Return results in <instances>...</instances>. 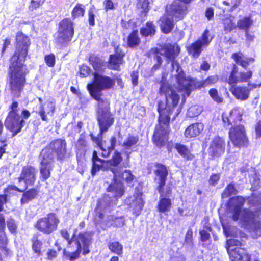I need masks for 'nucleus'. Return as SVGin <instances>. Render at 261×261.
I'll return each instance as SVG.
<instances>
[{
    "label": "nucleus",
    "instance_id": "nucleus-41",
    "mask_svg": "<svg viewBox=\"0 0 261 261\" xmlns=\"http://www.w3.org/2000/svg\"><path fill=\"white\" fill-rule=\"evenodd\" d=\"M31 241L33 251L38 257L41 256L42 255L41 248L43 244L41 241L39 239L38 236L37 234L33 235Z\"/></svg>",
    "mask_w": 261,
    "mask_h": 261
},
{
    "label": "nucleus",
    "instance_id": "nucleus-64",
    "mask_svg": "<svg viewBox=\"0 0 261 261\" xmlns=\"http://www.w3.org/2000/svg\"><path fill=\"white\" fill-rule=\"evenodd\" d=\"M260 113L261 114V108L260 110ZM254 131L255 133L256 138H261V119L257 121L254 126Z\"/></svg>",
    "mask_w": 261,
    "mask_h": 261
},
{
    "label": "nucleus",
    "instance_id": "nucleus-48",
    "mask_svg": "<svg viewBox=\"0 0 261 261\" xmlns=\"http://www.w3.org/2000/svg\"><path fill=\"white\" fill-rule=\"evenodd\" d=\"M110 197L108 195H106L105 197L98 199L95 208V212L98 210H103L109 207L111 205V202L108 199Z\"/></svg>",
    "mask_w": 261,
    "mask_h": 261
},
{
    "label": "nucleus",
    "instance_id": "nucleus-27",
    "mask_svg": "<svg viewBox=\"0 0 261 261\" xmlns=\"http://www.w3.org/2000/svg\"><path fill=\"white\" fill-rule=\"evenodd\" d=\"M92 167L91 169V174L93 176L96 173L101 170L104 164L106 163V160L100 159L96 150H93L91 158Z\"/></svg>",
    "mask_w": 261,
    "mask_h": 261
},
{
    "label": "nucleus",
    "instance_id": "nucleus-63",
    "mask_svg": "<svg viewBox=\"0 0 261 261\" xmlns=\"http://www.w3.org/2000/svg\"><path fill=\"white\" fill-rule=\"evenodd\" d=\"M232 215L231 219L234 221H237L240 219H241V215L242 214V211L243 209L242 208H231Z\"/></svg>",
    "mask_w": 261,
    "mask_h": 261
},
{
    "label": "nucleus",
    "instance_id": "nucleus-4",
    "mask_svg": "<svg viewBox=\"0 0 261 261\" xmlns=\"http://www.w3.org/2000/svg\"><path fill=\"white\" fill-rule=\"evenodd\" d=\"M93 75V81L86 87L91 97L97 102L96 111L111 112L110 101L107 98H102V90L113 88L115 84V80L100 72H94Z\"/></svg>",
    "mask_w": 261,
    "mask_h": 261
},
{
    "label": "nucleus",
    "instance_id": "nucleus-26",
    "mask_svg": "<svg viewBox=\"0 0 261 261\" xmlns=\"http://www.w3.org/2000/svg\"><path fill=\"white\" fill-rule=\"evenodd\" d=\"M171 195L172 193L166 195H161L160 194V198L156 206L159 213H165L170 211L172 207V200L167 197H169Z\"/></svg>",
    "mask_w": 261,
    "mask_h": 261
},
{
    "label": "nucleus",
    "instance_id": "nucleus-31",
    "mask_svg": "<svg viewBox=\"0 0 261 261\" xmlns=\"http://www.w3.org/2000/svg\"><path fill=\"white\" fill-rule=\"evenodd\" d=\"M88 62L91 64L94 72H103L105 69V62L98 56L91 54L88 57Z\"/></svg>",
    "mask_w": 261,
    "mask_h": 261
},
{
    "label": "nucleus",
    "instance_id": "nucleus-2",
    "mask_svg": "<svg viewBox=\"0 0 261 261\" xmlns=\"http://www.w3.org/2000/svg\"><path fill=\"white\" fill-rule=\"evenodd\" d=\"M15 50L10 59L9 67V88L15 98L21 96L27 83L26 73L23 71L24 63L28 54L31 41L22 31L16 34Z\"/></svg>",
    "mask_w": 261,
    "mask_h": 261
},
{
    "label": "nucleus",
    "instance_id": "nucleus-59",
    "mask_svg": "<svg viewBox=\"0 0 261 261\" xmlns=\"http://www.w3.org/2000/svg\"><path fill=\"white\" fill-rule=\"evenodd\" d=\"M227 249H231V247H241L242 246V243L237 240L234 239H229L227 240Z\"/></svg>",
    "mask_w": 261,
    "mask_h": 261
},
{
    "label": "nucleus",
    "instance_id": "nucleus-11",
    "mask_svg": "<svg viewBox=\"0 0 261 261\" xmlns=\"http://www.w3.org/2000/svg\"><path fill=\"white\" fill-rule=\"evenodd\" d=\"M155 168L153 172L155 175L154 181H156V190L161 195H166L172 193V188L166 185L167 177L169 174L168 169L166 165L159 162L154 164Z\"/></svg>",
    "mask_w": 261,
    "mask_h": 261
},
{
    "label": "nucleus",
    "instance_id": "nucleus-23",
    "mask_svg": "<svg viewBox=\"0 0 261 261\" xmlns=\"http://www.w3.org/2000/svg\"><path fill=\"white\" fill-rule=\"evenodd\" d=\"M204 125L201 122H195L189 125L184 132L186 138L190 139L198 136L203 131Z\"/></svg>",
    "mask_w": 261,
    "mask_h": 261
},
{
    "label": "nucleus",
    "instance_id": "nucleus-43",
    "mask_svg": "<svg viewBox=\"0 0 261 261\" xmlns=\"http://www.w3.org/2000/svg\"><path fill=\"white\" fill-rule=\"evenodd\" d=\"M222 24L225 34L230 32L237 28L233 19L231 18L230 16L223 18L222 20Z\"/></svg>",
    "mask_w": 261,
    "mask_h": 261
},
{
    "label": "nucleus",
    "instance_id": "nucleus-10",
    "mask_svg": "<svg viewBox=\"0 0 261 261\" xmlns=\"http://www.w3.org/2000/svg\"><path fill=\"white\" fill-rule=\"evenodd\" d=\"M60 223L58 215L50 212L45 217L38 219L34 224V227L43 235L49 236L58 230Z\"/></svg>",
    "mask_w": 261,
    "mask_h": 261
},
{
    "label": "nucleus",
    "instance_id": "nucleus-3",
    "mask_svg": "<svg viewBox=\"0 0 261 261\" xmlns=\"http://www.w3.org/2000/svg\"><path fill=\"white\" fill-rule=\"evenodd\" d=\"M223 126L228 127V137L236 148H247L250 145L249 138L245 127L243 124L236 125L242 120V114L237 109H233L228 113L222 114Z\"/></svg>",
    "mask_w": 261,
    "mask_h": 261
},
{
    "label": "nucleus",
    "instance_id": "nucleus-39",
    "mask_svg": "<svg viewBox=\"0 0 261 261\" xmlns=\"http://www.w3.org/2000/svg\"><path fill=\"white\" fill-rule=\"evenodd\" d=\"M116 175L115 177H113L114 179L125 181L127 184H132L135 178L129 170H125L123 172L119 171Z\"/></svg>",
    "mask_w": 261,
    "mask_h": 261
},
{
    "label": "nucleus",
    "instance_id": "nucleus-52",
    "mask_svg": "<svg viewBox=\"0 0 261 261\" xmlns=\"http://www.w3.org/2000/svg\"><path fill=\"white\" fill-rule=\"evenodd\" d=\"M208 94L212 99L217 103H220L223 102V98L219 94L217 89L211 88L208 90Z\"/></svg>",
    "mask_w": 261,
    "mask_h": 261
},
{
    "label": "nucleus",
    "instance_id": "nucleus-56",
    "mask_svg": "<svg viewBox=\"0 0 261 261\" xmlns=\"http://www.w3.org/2000/svg\"><path fill=\"white\" fill-rule=\"evenodd\" d=\"M44 61L49 67H54L56 64V57L53 53H50L44 56Z\"/></svg>",
    "mask_w": 261,
    "mask_h": 261
},
{
    "label": "nucleus",
    "instance_id": "nucleus-19",
    "mask_svg": "<svg viewBox=\"0 0 261 261\" xmlns=\"http://www.w3.org/2000/svg\"><path fill=\"white\" fill-rule=\"evenodd\" d=\"M37 169L31 165H26L22 167L19 176L18 177V182L23 181L25 184V189L28 187L34 186L37 180Z\"/></svg>",
    "mask_w": 261,
    "mask_h": 261
},
{
    "label": "nucleus",
    "instance_id": "nucleus-30",
    "mask_svg": "<svg viewBox=\"0 0 261 261\" xmlns=\"http://www.w3.org/2000/svg\"><path fill=\"white\" fill-rule=\"evenodd\" d=\"M88 62L91 64L94 72H103L105 69V62L98 56L91 54L88 57Z\"/></svg>",
    "mask_w": 261,
    "mask_h": 261
},
{
    "label": "nucleus",
    "instance_id": "nucleus-44",
    "mask_svg": "<svg viewBox=\"0 0 261 261\" xmlns=\"http://www.w3.org/2000/svg\"><path fill=\"white\" fill-rule=\"evenodd\" d=\"M109 250L119 256H122L123 254V245L118 241L109 242L108 244Z\"/></svg>",
    "mask_w": 261,
    "mask_h": 261
},
{
    "label": "nucleus",
    "instance_id": "nucleus-9",
    "mask_svg": "<svg viewBox=\"0 0 261 261\" xmlns=\"http://www.w3.org/2000/svg\"><path fill=\"white\" fill-rule=\"evenodd\" d=\"M40 154L48 155L51 160L54 161V157L57 161L63 162L70 156L67 148V143L64 138H57L50 141L43 149Z\"/></svg>",
    "mask_w": 261,
    "mask_h": 261
},
{
    "label": "nucleus",
    "instance_id": "nucleus-34",
    "mask_svg": "<svg viewBox=\"0 0 261 261\" xmlns=\"http://www.w3.org/2000/svg\"><path fill=\"white\" fill-rule=\"evenodd\" d=\"M141 43V39L137 29H134L128 35L126 38V44L128 47L135 48Z\"/></svg>",
    "mask_w": 261,
    "mask_h": 261
},
{
    "label": "nucleus",
    "instance_id": "nucleus-51",
    "mask_svg": "<svg viewBox=\"0 0 261 261\" xmlns=\"http://www.w3.org/2000/svg\"><path fill=\"white\" fill-rule=\"evenodd\" d=\"M110 145L107 148L106 154L102 153L101 156L104 158H108L110 155L111 153L114 150L116 146L117 140L115 136H112L110 139Z\"/></svg>",
    "mask_w": 261,
    "mask_h": 261
},
{
    "label": "nucleus",
    "instance_id": "nucleus-45",
    "mask_svg": "<svg viewBox=\"0 0 261 261\" xmlns=\"http://www.w3.org/2000/svg\"><path fill=\"white\" fill-rule=\"evenodd\" d=\"M238 67L236 64H232L231 70L227 80V83L231 86L236 85L239 82V76H237Z\"/></svg>",
    "mask_w": 261,
    "mask_h": 261
},
{
    "label": "nucleus",
    "instance_id": "nucleus-62",
    "mask_svg": "<svg viewBox=\"0 0 261 261\" xmlns=\"http://www.w3.org/2000/svg\"><path fill=\"white\" fill-rule=\"evenodd\" d=\"M121 26L124 30H128L132 29V27L136 25V23L133 22L132 19L128 21L121 20Z\"/></svg>",
    "mask_w": 261,
    "mask_h": 261
},
{
    "label": "nucleus",
    "instance_id": "nucleus-35",
    "mask_svg": "<svg viewBox=\"0 0 261 261\" xmlns=\"http://www.w3.org/2000/svg\"><path fill=\"white\" fill-rule=\"evenodd\" d=\"M139 142V136L137 135L129 134L122 144L125 150H129L138 146Z\"/></svg>",
    "mask_w": 261,
    "mask_h": 261
},
{
    "label": "nucleus",
    "instance_id": "nucleus-38",
    "mask_svg": "<svg viewBox=\"0 0 261 261\" xmlns=\"http://www.w3.org/2000/svg\"><path fill=\"white\" fill-rule=\"evenodd\" d=\"M245 202V199L241 196L230 197L227 203L229 208H242Z\"/></svg>",
    "mask_w": 261,
    "mask_h": 261
},
{
    "label": "nucleus",
    "instance_id": "nucleus-8",
    "mask_svg": "<svg viewBox=\"0 0 261 261\" xmlns=\"http://www.w3.org/2000/svg\"><path fill=\"white\" fill-rule=\"evenodd\" d=\"M96 114L99 131L97 136H95L92 133L89 136L91 140L96 144L102 151H106V149L103 146V134L114 124L115 118L112 112L96 111Z\"/></svg>",
    "mask_w": 261,
    "mask_h": 261
},
{
    "label": "nucleus",
    "instance_id": "nucleus-13",
    "mask_svg": "<svg viewBox=\"0 0 261 261\" xmlns=\"http://www.w3.org/2000/svg\"><path fill=\"white\" fill-rule=\"evenodd\" d=\"M74 24L68 17L61 20L58 24L56 42L58 44H67L71 42L74 34Z\"/></svg>",
    "mask_w": 261,
    "mask_h": 261
},
{
    "label": "nucleus",
    "instance_id": "nucleus-32",
    "mask_svg": "<svg viewBox=\"0 0 261 261\" xmlns=\"http://www.w3.org/2000/svg\"><path fill=\"white\" fill-rule=\"evenodd\" d=\"M88 62L91 64L94 72H103L105 69V62L98 56L91 54L88 57Z\"/></svg>",
    "mask_w": 261,
    "mask_h": 261
},
{
    "label": "nucleus",
    "instance_id": "nucleus-57",
    "mask_svg": "<svg viewBox=\"0 0 261 261\" xmlns=\"http://www.w3.org/2000/svg\"><path fill=\"white\" fill-rule=\"evenodd\" d=\"M45 0H31L28 9L30 11H33L41 7Z\"/></svg>",
    "mask_w": 261,
    "mask_h": 261
},
{
    "label": "nucleus",
    "instance_id": "nucleus-21",
    "mask_svg": "<svg viewBox=\"0 0 261 261\" xmlns=\"http://www.w3.org/2000/svg\"><path fill=\"white\" fill-rule=\"evenodd\" d=\"M230 261H250L251 255L245 248L234 247L227 248Z\"/></svg>",
    "mask_w": 261,
    "mask_h": 261
},
{
    "label": "nucleus",
    "instance_id": "nucleus-49",
    "mask_svg": "<svg viewBox=\"0 0 261 261\" xmlns=\"http://www.w3.org/2000/svg\"><path fill=\"white\" fill-rule=\"evenodd\" d=\"M238 192L234 184L231 182L228 184L222 193V198H227L232 195H235Z\"/></svg>",
    "mask_w": 261,
    "mask_h": 261
},
{
    "label": "nucleus",
    "instance_id": "nucleus-46",
    "mask_svg": "<svg viewBox=\"0 0 261 261\" xmlns=\"http://www.w3.org/2000/svg\"><path fill=\"white\" fill-rule=\"evenodd\" d=\"M85 12V6L80 3H77L73 7L71 11V16L72 19L80 17H83Z\"/></svg>",
    "mask_w": 261,
    "mask_h": 261
},
{
    "label": "nucleus",
    "instance_id": "nucleus-60",
    "mask_svg": "<svg viewBox=\"0 0 261 261\" xmlns=\"http://www.w3.org/2000/svg\"><path fill=\"white\" fill-rule=\"evenodd\" d=\"M220 179V173H213L210 176L208 184L210 186H215Z\"/></svg>",
    "mask_w": 261,
    "mask_h": 261
},
{
    "label": "nucleus",
    "instance_id": "nucleus-28",
    "mask_svg": "<svg viewBox=\"0 0 261 261\" xmlns=\"http://www.w3.org/2000/svg\"><path fill=\"white\" fill-rule=\"evenodd\" d=\"M175 18H173L172 16L167 15H163L160 18L161 22L160 27L161 31L164 34H168L170 33L174 28V24L173 20Z\"/></svg>",
    "mask_w": 261,
    "mask_h": 261
},
{
    "label": "nucleus",
    "instance_id": "nucleus-42",
    "mask_svg": "<svg viewBox=\"0 0 261 261\" xmlns=\"http://www.w3.org/2000/svg\"><path fill=\"white\" fill-rule=\"evenodd\" d=\"M253 23V21L252 20L251 16H245L238 20L237 26L240 29L248 31Z\"/></svg>",
    "mask_w": 261,
    "mask_h": 261
},
{
    "label": "nucleus",
    "instance_id": "nucleus-55",
    "mask_svg": "<svg viewBox=\"0 0 261 261\" xmlns=\"http://www.w3.org/2000/svg\"><path fill=\"white\" fill-rule=\"evenodd\" d=\"M91 72L90 68L86 64H83L79 67V73L82 78L86 77L90 75Z\"/></svg>",
    "mask_w": 261,
    "mask_h": 261
},
{
    "label": "nucleus",
    "instance_id": "nucleus-53",
    "mask_svg": "<svg viewBox=\"0 0 261 261\" xmlns=\"http://www.w3.org/2000/svg\"><path fill=\"white\" fill-rule=\"evenodd\" d=\"M252 71L248 70L247 71H241L239 73V83L246 82L250 80L252 76Z\"/></svg>",
    "mask_w": 261,
    "mask_h": 261
},
{
    "label": "nucleus",
    "instance_id": "nucleus-18",
    "mask_svg": "<svg viewBox=\"0 0 261 261\" xmlns=\"http://www.w3.org/2000/svg\"><path fill=\"white\" fill-rule=\"evenodd\" d=\"M12 190L20 193L23 192L20 200L21 205L27 204L37 198L40 193V190L38 187L31 188L25 191H23L15 185H9L5 189V191H10Z\"/></svg>",
    "mask_w": 261,
    "mask_h": 261
},
{
    "label": "nucleus",
    "instance_id": "nucleus-22",
    "mask_svg": "<svg viewBox=\"0 0 261 261\" xmlns=\"http://www.w3.org/2000/svg\"><path fill=\"white\" fill-rule=\"evenodd\" d=\"M123 161V157L121 153L118 150L115 151L111 158L109 160H106V163L109 166L110 170L113 174V177H115L118 171L116 169V167L120 166L121 163Z\"/></svg>",
    "mask_w": 261,
    "mask_h": 261
},
{
    "label": "nucleus",
    "instance_id": "nucleus-14",
    "mask_svg": "<svg viewBox=\"0 0 261 261\" xmlns=\"http://www.w3.org/2000/svg\"><path fill=\"white\" fill-rule=\"evenodd\" d=\"M210 31L205 29L200 37L195 40L189 46L186 47L188 54L194 58H198L203 50L204 47H207L212 41L209 37Z\"/></svg>",
    "mask_w": 261,
    "mask_h": 261
},
{
    "label": "nucleus",
    "instance_id": "nucleus-61",
    "mask_svg": "<svg viewBox=\"0 0 261 261\" xmlns=\"http://www.w3.org/2000/svg\"><path fill=\"white\" fill-rule=\"evenodd\" d=\"M201 113V111L198 110L196 105L190 107L188 110V114L190 117H195L198 116Z\"/></svg>",
    "mask_w": 261,
    "mask_h": 261
},
{
    "label": "nucleus",
    "instance_id": "nucleus-20",
    "mask_svg": "<svg viewBox=\"0 0 261 261\" xmlns=\"http://www.w3.org/2000/svg\"><path fill=\"white\" fill-rule=\"evenodd\" d=\"M40 178L42 181H45L51 176L53 169L52 163L54 161L48 157V155H42L40 153Z\"/></svg>",
    "mask_w": 261,
    "mask_h": 261
},
{
    "label": "nucleus",
    "instance_id": "nucleus-17",
    "mask_svg": "<svg viewBox=\"0 0 261 261\" xmlns=\"http://www.w3.org/2000/svg\"><path fill=\"white\" fill-rule=\"evenodd\" d=\"M114 50V54L109 55L107 67L110 70L120 71L121 66L124 63L125 53L119 45L115 46Z\"/></svg>",
    "mask_w": 261,
    "mask_h": 261
},
{
    "label": "nucleus",
    "instance_id": "nucleus-54",
    "mask_svg": "<svg viewBox=\"0 0 261 261\" xmlns=\"http://www.w3.org/2000/svg\"><path fill=\"white\" fill-rule=\"evenodd\" d=\"M87 138V136L85 132H83L82 134H81L75 144V146L87 147L88 143Z\"/></svg>",
    "mask_w": 261,
    "mask_h": 261
},
{
    "label": "nucleus",
    "instance_id": "nucleus-37",
    "mask_svg": "<svg viewBox=\"0 0 261 261\" xmlns=\"http://www.w3.org/2000/svg\"><path fill=\"white\" fill-rule=\"evenodd\" d=\"M219 81V76L217 74L208 76L205 80L197 81L195 86L196 88L201 89L215 84Z\"/></svg>",
    "mask_w": 261,
    "mask_h": 261
},
{
    "label": "nucleus",
    "instance_id": "nucleus-25",
    "mask_svg": "<svg viewBox=\"0 0 261 261\" xmlns=\"http://www.w3.org/2000/svg\"><path fill=\"white\" fill-rule=\"evenodd\" d=\"M174 148L185 161H191L195 159V155L192 153L187 145L180 143H176L174 144Z\"/></svg>",
    "mask_w": 261,
    "mask_h": 261
},
{
    "label": "nucleus",
    "instance_id": "nucleus-36",
    "mask_svg": "<svg viewBox=\"0 0 261 261\" xmlns=\"http://www.w3.org/2000/svg\"><path fill=\"white\" fill-rule=\"evenodd\" d=\"M156 32V27L152 21H147L145 25L141 27L140 32L142 37L153 36Z\"/></svg>",
    "mask_w": 261,
    "mask_h": 261
},
{
    "label": "nucleus",
    "instance_id": "nucleus-47",
    "mask_svg": "<svg viewBox=\"0 0 261 261\" xmlns=\"http://www.w3.org/2000/svg\"><path fill=\"white\" fill-rule=\"evenodd\" d=\"M107 191L112 193L113 194L112 197L116 199L120 198L124 193V190L123 188L112 184L107 187Z\"/></svg>",
    "mask_w": 261,
    "mask_h": 261
},
{
    "label": "nucleus",
    "instance_id": "nucleus-1",
    "mask_svg": "<svg viewBox=\"0 0 261 261\" xmlns=\"http://www.w3.org/2000/svg\"><path fill=\"white\" fill-rule=\"evenodd\" d=\"M158 93L165 96L166 103L165 106L162 100L158 102V124L155 126L152 141L156 147L162 148L166 146L169 139L171 119L174 121L181 113L182 108L178 106L179 95L168 82L161 83Z\"/></svg>",
    "mask_w": 261,
    "mask_h": 261
},
{
    "label": "nucleus",
    "instance_id": "nucleus-7",
    "mask_svg": "<svg viewBox=\"0 0 261 261\" xmlns=\"http://www.w3.org/2000/svg\"><path fill=\"white\" fill-rule=\"evenodd\" d=\"M8 114L4 121L5 126L7 130L14 137L20 133L25 124V120L31 116V113L27 109H23L21 114L19 113V103L14 100L9 107Z\"/></svg>",
    "mask_w": 261,
    "mask_h": 261
},
{
    "label": "nucleus",
    "instance_id": "nucleus-58",
    "mask_svg": "<svg viewBox=\"0 0 261 261\" xmlns=\"http://www.w3.org/2000/svg\"><path fill=\"white\" fill-rule=\"evenodd\" d=\"M7 227L9 231L12 233L15 234L16 232L17 226L15 223V220L10 218L7 222Z\"/></svg>",
    "mask_w": 261,
    "mask_h": 261
},
{
    "label": "nucleus",
    "instance_id": "nucleus-29",
    "mask_svg": "<svg viewBox=\"0 0 261 261\" xmlns=\"http://www.w3.org/2000/svg\"><path fill=\"white\" fill-rule=\"evenodd\" d=\"M88 62L91 64L94 72H103L105 69V62L98 56L91 54L88 57Z\"/></svg>",
    "mask_w": 261,
    "mask_h": 261
},
{
    "label": "nucleus",
    "instance_id": "nucleus-5",
    "mask_svg": "<svg viewBox=\"0 0 261 261\" xmlns=\"http://www.w3.org/2000/svg\"><path fill=\"white\" fill-rule=\"evenodd\" d=\"M158 45L159 47L151 48L146 54L148 58L153 56V59L156 61L151 67V71L154 72L161 67L163 62L161 55H163L167 63H171V66L173 69L176 67V71L178 72L180 66L176 59L180 54V47L176 43H172L159 44Z\"/></svg>",
    "mask_w": 261,
    "mask_h": 261
},
{
    "label": "nucleus",
    "instance_id": "nucleus-50",
    "mask_svg": "<svg viewBox=\"0 0 261 261\" xmlns=\"http://www.w3.org/2000/svg\"><path fill=\"white\" fill-rule=\"evenodd\" d=\"M87 151V147L75 146V152L77 162L85 160Z\"/></svg>",
    "mask_w": 261,
    "mask_h": 261
},
{
    "label": "nucleus",
    "instance_id": "nucleus-12",
    "mask_svg": "<svg viewBox=\"0 0 261 261\" xmlns=\"http://www.w3.org/2000/svg\"><path fill=\"white\" fill-rule=\"evenodd\" d=\"M194 0H173L166 6L165 13L175 18L176 21L182 20L189 13V6Z\"/></svg>",
    "mask_w": 261,
    "mask_h": 261
},
{
    "label": "nucleus",
    "instance_id": "nucleus-16",
    "mask_svg": "<svg viewBox=\"0 0 261 261\" xmlns=\"http://www.w3.org/2000/svg\"><path fill=\"white\" fill-rule=\"evenodd\" d=\"M225 148V138L217 135L211 140L208 148V153L212 159L219 158L224 154Z\"/></svg>",
    "mask_w": 261,
    "mask_h": 261
},
{
    "label": "nucleus",
    "instance_id": "nucleus-40",
    "mask_svg": "<svg viewBox=\"0 0 261 261\" xmlns=\"http://www.w3.org/2000/svg\"><path fill=\"white\" fill-rule=\"evenodd\" d=\"M150 2L149 0H138L137 4V8L140 9V16L145 18L147 16L148 13L150 10Z\"/></svg>",
    "mask_w": 261,
    "mask_h": 261
},
{
    "label": "nucleus",
    "instance_id": "nucleus-24",
    "mask_svg": "<svg viewBox=\"0 0 261 261\" xmlns=\"http://www.w3.org/2000/svg\"><path fill=\"white\" fill-rule=\"evenodd\" d=\"M229 91L237 99L242 101L248 98L250 90L246 87L233 85L229 88Z\"/></svg>",
    "mask_w": 261,
    "mask_h": 261
},
{
    "label": "nucleus",
    "instance_id": "nucleus-6",
    "mask_svg": "<svg viewBox=\"0 0 261 261\" xmlns=\"http://www.w3.org/2000/svg\"><path fill=\"white\" fill-rule=\"evenodd\" d=\"M61 236L67 241V245L72 247L73 243L76 247L74 251L66 252L64 249L63 251V255L69 261H75L80 257L81 253L86 255L90 253L89 246L92 243L93 232L84 231L77 235L73 233L70 238L69 233L66 229H62L60 231Z\"/></svg>",
    "mask_w": 261,
    "mask_h": 261
},
{
    "label": "nucleus",
    "instance_id": "nucleus-15",
    "mask_svg": "<svg viewBox=\"0 0 261 261\" xmlns=\"http://www.w3.org/2000/svg\"><path fill=\"white\" fill-rule=\"evenodd\" d=\"M143 193L139 188H136L134 194V198L129 197L125 199V203L128 208L132 211L136 217L139 216L144 207L145 202L142 198Z\"/></svg>",
    "mask_w": 261,
    "mask_h": 261
},
{
    "label": "nucleus",
    "instance_id": "nucleus-33",
    "mask_svg": "<svg viewBox=\"0 0 261 261\" xmlns=\"http://www.w3.org/2000/svg\"><path fill=\"white\" fill-rule=\"evenodd\" d=\"M232 59L235 63L244 69H247L251 63L254 62V59L251 57L244 58L243 53L241 51L236 52L232 54Z\"/></svg>",
    "mask_w": 261,
    "mask_h": 261
}]
</instances>
